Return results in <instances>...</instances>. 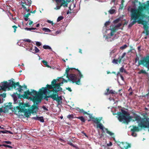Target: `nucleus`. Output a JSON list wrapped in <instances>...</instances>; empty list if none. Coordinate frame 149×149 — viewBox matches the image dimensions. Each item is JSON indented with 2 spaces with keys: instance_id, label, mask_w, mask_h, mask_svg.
<instances>
[{
  "instance_id": "obj_1",
  "label": "nucleus",
  "mask_w": 149,
  "mask_h": 149,
  "mask_svg": "<svg viewBox=\"0 0 149 149\" xmlns=\"http://www.w3.org/2000/svg\"><path fill=\"white\" fill-rule=\"evenodd\" d=\"M147 4H144V6H140L138 9H132L131 10V14L132 15V17L134 18H138V23L143 25V28L144 30L143 33H145L146 36L149 34V26L147 24V22L143 20V19L145 17V15L143 12L144 10L148 9L149 8L148 5V2H147Z\"/></svg>"
},
{
  "instance_id": "obj_2",
  "label": "nucleus",
  "mask_w": 149,
  "mask_h": 149,
  "mask_svg": "<svg viewBox=\"0 0 149 149\" xmlns=\"http://www.w3.org/2000/svg\"><path fill=\"white\" fill-rule=\"evenodd\" d=\"M65 73L69 81H72V83H75L77 85L80 84V79L83 77L78 69L67 68L65 70Z\"/></svg>"
},
{
  "instance_id": "obj_3",
  "label": "nucleus",
  "mask_w": 149,
  "mask_h": 149,
  "mask_svg": "<svg viewBox=\"0 0 149 149\" xmlns=\"http://www.w3.org/2000/svg\"><path fill=\"white\" fill-rule=\"evenodd\" d=\"M30 106L28 103H20L19 106L16 107V109L18 110V112H20L24 113V115L26 117L28 118L31 114L36 113L38 109V106L34 104L31 106V109H26V107H29Z\"/></svg>"
},
{
  "instance_id": "obj_4",
  "label": "nucleus",
  "mask_w": 149,
  "mask_h": 149,
  "mask_svg": "<svg viewBox=\"0 0 149 149\" xmlns=\"http://www.w3.org/2000/svg\"><path fill=\"white\" fill-rule=\"evenodd\" d=\"M10 81L8 83L6 81L3 82V84L1 86L2 90L5 91L7 88H8V90H10L11 89L13 88L16 90H17L19 92H22V91H23L22 89L23 86L19 85V82L15 83L11 80H10Z\"/></svg>"
},
{
  "instance_id": "obj_5",
  "label": "nucleus",
  "mask_w": 149,
  "mask_h": 149,
  "mask_svg": "<svg viewBox=\"0 0 149 149\" xmlns=\"http://www.w3.org/2000/svg\"><path fill=\"white\" fill-rule=\"evenodd\" d=\"M122 112H118L117 114L118 116V119L120 122L123 120L127 124L130 122L133 117L130 116V114L127 111L123 110H121Z\"/></svg>"
},
{
  "instance_id": "obj_6",
  "label": "nucleus",
  "mask_w": 149,
  "mask_h": 149,
  "mask_svg": "<svg viewBox=\"0 0 149 149\" xmlns=\"http://www.w3.org/2000/svg\"><path fill=\"white\" fill-rule=\"evenodd\" d=\"M134 118L135 119L134 121H136L138 122H140L138 124V126L141 128H146L149 127V118H141L139 116L134 114Z\"/></svg>"
},
{
  "instance_id": "obj_7",
  "label": "nucleus",
  "mask_w": 149,
  "mask_h": 149,
  "mask_svg": "<svg viewBox=\"0 0 149 149\" xmlns=\"http://www.w3.org/2000/svg\"><path fill=\"white\" fill-rule=\"evenodd\" d=\"M53 87L51 84L49 85L47 84L45 87H42L40 89V94L41 95L45 94L46 93H47L48 94L50 93L56 94V95H58V93L57 92H55V90L56 89L54 88Z\"/></svg>"
},
{
  "instance_id": "obj_8",
  "label": "nucleus",
  "mask_w": 149,
  "mask_h": 149,
  "mask_svg": "<svg viewBox=\"0 0 149 149\" xmlns=\"http://www.w3.org/2000/svg\"><path fill=\"white\" fill-rule=\"evenodd\" d=\"M47 93H46L45 94H43L44 95L43 98L45 100L47 101L48 100V98H52L54 100L56 101L58 103V104H61L62 102V97L61 96H58V95H56V94H51L50 95H47Z\"/></svg>"
},
{
  "instance_id": "obj_9",
  "label": "nucleus",
  "mask_w": 149,
  "mask_h": 149,
  "mask_svg": "<svg viewBox=\"0 0 149 149\" xmlns=\"http://www.w3.org/2000/svg\"><path fill=\"white\" fill-rule=\"evenodd\" d=\"M56 2V7L54 8L56 10H59L62 6L64 7H68V3L70 2L68 0H52Z\"/></svg>"
},
{
  "instance_id": "obj_10",
  "label": "nucleus",
  "mask_w": 149,
  "mask_h": 149,
  "mask_svg": "<svg viewBox=\"0 0 149 149\" xmlns=\"http://www.w3.org/2000/svg\"><path fill=\"white\" fill-rule=\"evenodd\" d=\"M143 65L149 70V55L144 57L142 60L139 61L138 66Z\"/></svg>"
},
{
  "instance_id": "obj_11",
  "label": "nucleus",
  "mask_w": 149,
  "mask_h": 149,
  "mask_svg": "<svg viewBox=\"0 0 149 149\" xmlns=\"http://www.w3.org/2000/svg\"><path fill=\"white\" fill-rule=\"evenodd\" d=\"M118 145L119 146L121 149H127L131 147V144L126 142H120L118 143Z\"/></svg>"
},
{
  "instance_id": "obj_12",
  "label": "nucleus",
  "mask_w": 149,
  "mask_h": 149,
  "mask_svg": "<svg viewBox=\"0 0 149 149\" xmlns=\"http://www.w3.org/2000/svg\"><path fill=\"white\" fill-rule=\"evenodd\" d=\"M39 93L40 91H39L38 92V96L36 97H35L33 99L32 101L34 103L36 102V104H38V102H40L43 97V94L41 95Z\"/></svg>"
},
{
  "instance_id": "obj_13",
  "label": "nucleus",
  "mask_w": 149,
  "mask_h": 149,
  "mask_svg": "<svg viewBox=\"0 0 149 149\" xmlns=\"http://www.w3.org/2000/svg\"><path fill=\"white\" fill-rule=\"evenodd\" d=\"M24 94L22 95L21 94H18L19 98H21L22 97L24 99H28L30 98V97L28 96V95H31V92H30L29 90L24 91Z\"/></svg>"
},
{
  "instance_id": "obj_14",
  "label": "nucleus",
  "mask_w": 149,
  "mask_h": 149,
  "mask_svg": "<svg viewBox=\"0 0 149 149\" xmlns=\"http://www.w3.org/2000/svg\"><path fill=\"white\" fill-rule=\"evenodd\" d=\"M131 20H133V21L129 25V27H131L133 25L135 24L137 22H138V20L139 19L138 18H134L133 17L132 15L131 14Z\"/></svg>"
},
{
  "instance_id": "obj_15",
  "label": "nucleus",
  "mask_w": 149,
  "mask_h": 149,
  "mask_svg": "<svg viewBox=\"0 0 149 149\" xmlns=\"http://www.w3.org/2000/svg\"><path fill=\"white\" fill-rule=\"evenodd\" d=\"M57 81H58V79H54L51 82V85L53 86L54 87V89H56L58 86H59V84L56 83V82Z\"/></svg>"
},
{
  "instance_id": "obj_16",
  "label": "nucleus",
  "mask_w": 149,
  "mask_h": 149,
  "mask_svg": "<svg viewBox=\"0 0 149 149\" xmlns=\"http://www.w3.org/2000/svg\"><path fill=\"white\" fill-rule=\"evenodd\" d=\"M63 82H62L61 83H57V84H59V86H57V88L56 89V90H55V92H57L58 93V92L61 91V92L62 91V88L61 87V86H62L63 84Z\"/></svg>"
},
{
  "instance_id": "obj_17",
  "label": "nucleus",
  "mask_w": 149,
  "mask_h": 149,
  "mask_svg": "<svg viewBox=\"0 0 149 149\" xmlns=\"http://www.w3.org/2000/svg\"><path fill=\"white\" fill-rule=\"evenodd\" d=\"M132 127V128L131 129V132H139L140 130L139 127L136 126L135 125H133Z\"/></svg>"
},
{
  "instance_id": "obj_18",
  "label": "nucleus",
  "mask_w": 149,
  "mask_h": 149,
  "mask_svg": "<svg viewBox=\"0 0 149 149\" xmlns=\"http://www.w3.org/2000/svg\"><path fill=\"white\" fill-rule=\"evenodd\" d=\"M18 94H18L17 93V92H16V93H14V94L12 95V97L13 98V99L15 102H16L17 100V95L18 96V97H19V95Z\"/></svg>"
},
{
  "instance_id": "obj_19",
  "label": "nucleus",
  "mask_w": 149,
  "mask_h": 149,
  "mask_svg": "<svg viewBox=\"0 0 149 149\" xmlns=\"http://www.w3.org/2000/svg\"><path fill=\"white\" fill-rule=\"evenodd\" d=\"M33 118L35 120H38L42 123L44 122L43 118L42 116L40 117L37 116L36 117H34Z\"/></svg>"
},
{
  "instance_id": "obj_20",
  "label": "nucleus",
  "mask_w": 149,
  "mask_h": 149,
  "mask_svg": "<svg viewBox=\"0 0 149 149\" xmlns=\"http://www.w3.org/2000/svg\"><path fill=\"white\" fill-rule=\"evenodd\" d=\"M31 95L32 96H34L38 94V93L36 91L33 89H31Z\"/></svg>"
},
{
  "instance_id": "obj_21",
  "label": "nucleus",
  "mask_w": 149,
  "mask_h": 149,
  "mask_svg": "<svg viewBox=\"0 0 149 149\" xmlns=\"http://www.w3.org/2000/svg\"><path fill=\"white\" fill-rule=\"evenodd\" d=\"M32 2L31 0H26V1L23 3L25 5L30 6Z\"/></svg>"
},
{
  "instance_id": "obj_22",
  "label": "nucleus",
  "mask_w": 149,
  "mask_h": 149,
  "mask_svg": "<svg viewBox=\"0 0 149 149\" xmlns=\"http://www.w3.org/2000/svg\"><path fill=\"white\" fill-rule=\"evenodd\" d=\"M85 113H86V114L89 116V117L90 119L88 120V122L91 121V120L92 121L93 119H94V118L92 116V114H91L87 112H85Z\"/></svg>"
},
{
  "instance_id": "obj_23",
  "label": "nucleus",
  "mask_w": 149,
  "mask_h": 149,
  "mask_svg": "<svg viewBox=\"0 0 149 149\" xmlns=\"http://www.w3.org/2000/svg\"><path fill=\"white\" fill-rule=\"evenodd\" d=\"M101 120V119H98L97 118H94L92 121H93L94 123L98 124L100 123Z\"/></svg>"
},
{
  "instance_id": "obj_24",
  "label": "nucleus",
  "mask_w": 149,
  "mask_h": 149,
  "mask_svg": "<svg viewBox=\"0 0 149 149\" xmlns=\"http://www.w3.org/2000/svg\"><path fill=\"white\" fill-rule=\"evenodd\" d=\"M112 62L113 63L116 64H118V63H120L121 62H119V58L118 57V59H113L112 61Z\"/></svg>"
},
{
  "instance_id": "obj_25",
  "label": "nucleus",
  "mask_w": 149,
  "mask_h": 149,
  "mask_svg": "<svg viewBox=\"0 0 149 149\" xmlns=\"http://www.w3.org/2000/svg\"><path fill=\"white\" fill-rule=\"evenodd\" d=\"M120 71L121 72H124L125 73L127 74V72L123 66L120 68Z\"/></svg>"
},
{
  "instance_id": "obj_26",
  "label": "nucleus",
  "mask_w": 149,
  "mask_h": 149,
  "mask_svg": "<svg viewBox=\"0 0 149 149\" xmlns=\"http://www.w3.org/2000/svg\"><path fill=\"white\" fill-rule=\"evenodd\" d=\"M97 128H99L100 129L102 130H103L104 127L103 125L101 123H100L97 124Z\"/></svg>"
},
{
  "instance_id": "obj_27",
  "label": "nucleus",
  "mask_w": 149,
  "mask_h": 149,
  "mask_svg": "<svg viewBox=\"0 0 149 149\" xmlns=\"http://www.w3.org/2000/svg\"><path fill=\"white\" fill-rule=\"evenodd\" d=\"M2 133L3 134L5 133H8L13 134V133L11 131L8 130H5V131H0V133Z\"/></svg>"
},
{
  "instance_id": "obj_28",
  "label": "nucleus",
  "mask_w": 149,
  "mask_h": 149,
  "mask_svg": "<svg viewBox=\"0 0 149 149\" xmlns=\"http://www.w3.org/2000/svg\"><path fill=\"white\" fill-rule=\"evenodd\" d=\"M126 53L124 52L123 54V55L121 56H119V62H121L122 59L125 57L126 55Z\"/></svg>"
},
{
  "instance_id": "obj_29",
  "label": "nucleus",
  "mask_w": 149,
  "mask_h": 149,
  "mask_svg": "<svg viewBox=\"0 0 149 149\" xmlns=\"http://www.w3.org/2000/svg\"><path fill=\"white\" fill-rule=\"evenodd\" d=\"M78 118L83 123H85V120L83 116H80L77 118Z\"/></svg>"
},
{
  "instance_id": "obj_30",
  "label": "nucleus",
  "mask_w": 149,
  "mask_h": 149,
  "mask_svg": "<svg viewBox=\"0 0 149 149\" xmlns=\"http://www.w3.org/2000/svg\"><path fill=\"white\" fill-rule=\"evenodd\" d=\"M42 62L46 67L48 68L50 67L48 65L47 62V61L45 60H43L42 61Z\"/></svg>"
},
{
  "instance_id": "obj_31",
  "label": "nucleus",
  "mask_w": 149,
  "mask_h": 149,
  "mask_svg": "<svg viewBox=\"0 0 149 149\" xmlns=\"http://www.w3.org/2000/svg\"><path fill=\"white\" fill-rule=\"evenodd\" d=\"M12 106V105H10L9 106H8V105H7L6 106H5L4 107V109H5V111H8L9 109H11V107Z\"/></svg>"
},
{
  "instance_id": "obj_32",
  "label": "nucleus",
  "mask_w": 149,
  "mask_h": 149,
  "mask_svg": "<svg viewBox=\"0 0 149 149\" xmlns=\"http://www.w3.org/2000/svg\"><path fill=\"white\" fill-rule=\"evenodd\" d=\"M105 130L107 131V133L110 136H112L114 135V133L109 131L107 128H105Z\"/></svg>"
},
{
  "instance_id": "obj_33",
  "label": "nucleus",
  "mask_w": 149,
  "mask_h": 149,
  "mask_svg": "<svg viewBox=\"0 0 149 149\" xmlns=\"http://www.w3.org/2000/svg\"><path fill=\"white\" fill-rule=\"evenodd\" d=\"M33 51H35L34 53H35L38 52L40 51V50L37 47L35 46L34 47V49L33 50Z\"/></svg>"
},
{
  "instance_id": "obj_34",
  "label": "nucleus",
  "mask_w": 149,
  "mask_h": 149,
  "mask_svg": "<svg viewBox=\"0 0 149 149\" xmlns=\"http://www.w3.org/2000/svg\"><path fill=\"white\" fill-rule=\"evenodd\" d=\"M37 29L34 28H28L26 27L25 28V29L27 31H31L33 30H35Z\"/></svg>"
},
{
  "instance_id": "obj_35",
  "label": "nucleus",
  "mask_w": 149,
  "mask_h": 149,
  "mask_svg": "<svg viewBox=\"0 0 149 149\" xmlns=\"http://www.w3.org/2000/svg\"><path fill=\"white\" fill-rule=\"evenodd\" d=\"M64 18L62 16H59L57 18V22H59L63 19Z\"/></svg>"
},
{
  "instance_id": "obj_36",
  "label": "nucleus",
  "mask_w": 149,
  "mask_h": 149,
  "mask_svg": "<svg viewBox=\"0 0 149 149\" xmlns=\"http://www.w3.org/2000/svg\"><path fill=\"white\" fill-rule=\"evenodd\" d=\"M42 30L43 31H45V32H49L51 31V30L49 29L46 28H43Z\"/></svg>"
},
{
  "instance_id": "obj_37",
  "label": "nucleus",
  "mask_w": 149,
  "mask_h": 149,
  "mask_svg": "<svg viewBox=\"0 0 149 149\" xmlns=\"http://www.w3.org/2000/svg\"><path fill=\"white\" fill-rule=\"evenodd\" d=\"M43 47L45 49H52L51 47L48 45H44L43 46Z\"/></svg>"
},
{
  "instance_id": "obj_38",
  "label": "nucleus",
  "mask_w": 149,
  "mask_h": 149,
  "mask_svg": "<svg viewBox=\"0 0 149 149\" xmlns=\"http://www.w3.org/2000/svg\"><path fill=\"white\" fill-rule=\"evenodd\" d=\"M106 90L107 91L105 92L104 94L105 95H108L110 94L109 88H107Z\"/></svg>"
},
{
  "instance_id": "obj_39",
  "label": "nucleus",
  "mask_w": 149,
  "mask_h": 149,
  "mask_svg": "<svg viewBox=\"0 0 149 149\" xmlns=\"http://www.w3.org/2000/svg\"><path fill=\"white\" fill-rule=\"evenodd\" d=\"M67 117L70 120L74 118V116L73 114L69 115L67 116Z\"/></svg>"
},
{
  "instance_id": "obj_40",
  "label": "nucleus",
  "mask_w": 149,
  "mask_h": 149,
  "mask_svg": "<svg viewBox=\"0 0 149 149\" xmlns=\"http://www.w3.org/2000/svg\"><path fill=\"white\" fill-rule=\"evenodd\" d=\"M115 12V10L113 9H111L109 10V12L111 14H113Z\"/></svg>"
},
{
  "instance_id": "obj_41",
  "label": "nucleus",
  "mask_w": 149,
  "mask_h": 149,
  "mask_svg": "<svg viewBox=\"0 0 149 149\" xmlns=\"http://www.w3.org/2000/svg\"><path fill=\"white\" fill-rule=\"evenodd\" d=\"M139 74H146V72L145 70H141L139 72Z\"/></svg>"
},
{
  "instance_id": "obj_42",
  "label": "nucleus",
  "mask_w": 149,
  "mask_h": 149,
  "mask_svg": "<svg viewBox=\"0 0 149 149\" xmlns=\"http://www.w3.org/2000/svg\"><path fill=\"white\" fill-rule=\"evenodd\" d=\"M79 111L80 113H83L84 115L86 114V113H85V112H86L83 109H80Z\"/></svg>"
},
{
  "instance_id": "obj_43",
  "label": "nucleus",
  "mask_w": 149,
  "mask_h": 149,
  "mask_svg": "<svg viewBox=\"0 0 149 149\" xmlns=\"http://www.w3.org/2000/svg\"><path fill=\"white\" fill-rule=\"evenodd\" d=\"M109 93L110 94H117V93L115 91H114L112 90H109Z\"/></svg>"
},
{
  "instance_id": "obj_44",
  "label": "nucleus",
  "mask_w": 149,
  "mask_h": 149,
  "mask_svg": "<svg viewBox=\"0 0 149 149\" xmlns=\"http://www.w3.org/2000/svg\"><path fill=\"white\" fill-rule=\"evenodd\" d=\"M121 0V4L120 5V7L121 8H123V3L125 2L124 0Z\"/></svg>"
},
{
  "instance_id": "obj_45",
  "label": "nucleus",
  "mask_w": 149,
  "mask_h": 149,
  "mask_svg": "<svg viewBox=\"0 0 149 149\" xmlns=\"http://www.w3.org/2000/svg\"><path fill=\"white\" fill-rule=\"evenodd\" d=\"M127 47V46L125 44L123 46L120 47V49H123L126 48Z\"/></svg>"
},
{
  "instance_id": "obj_46",
  "label": "nucleus",
  "mask_w": 149,
  "mask_h": 149,
  "mask_svg": "<svg viewBox=\"0 0 149 149\" xmlns=\"http://www.w3.org/2000/svg\"><path fill=\"white\" fill-rule=\"evenodd\" d=\"M3 146H4L5 147H8L10 148H13V147L11 146L6 144H3Z\"/></svg>"
},
{
  "instance_id": "obj_47",
  "label": "nucleus",
  "mask_w": 149,
  "mask_h": 149,
  "mask_svg": "<svg viewBox=\"0 0 149 149\" xmlns=\"http://www.w3.org/2000/svg\"><path fill=\"white\" fill-rule=\"evenodd\" d=\"M36 45L38 47H39L41 45V44L40 42H36Z\"/></svg>"
},
{
  "instance_id": "obj_48",
  "label": "nucleus",
  "mask_w": 149,
  "mask_h": 149,
  "mask_svg": "<svg viewBox=\"0 0 149 149\" xmlns=\"http://www.w3.org/2000/svg\"><path fill=\"white\" fill-rule=\"evenodd\" d=\"M136 57L135 59V63H136V62L137 61H139V56H138L137 54H136Z\"/></svg>"
},
{
  "instance_id": "obj_49",
  "label": "nucleus",
  "mask_w": 149,
  "mask_h": 149,
  "mask_svg": "<svg viewBox=\"0 0 149 149\" xmlns=\"http://www.w3.org/2000/svg\"><path fill=\"white\" fill-rule=\"evenodd\" d=\"M111 31L114 33L116 31V29L115 27L111 29Z\"/></svg>"
},
{
  "instance_id": "obj_50",
  "label": "nucleus",
  "mask_w": 149,
  "mask_h": 149,
  "mask_svg": "<svg viewBox=\"0 0 149 149\" xmlns=\"http://www.w3.org/2000/svg\"><path fill=\"white\" fill-rule=\"evenodd\" d=\"M67 143L68 145H69L70 146H73L74 147L75 146L73 144V143H72L71 142H68Z\"/></svg>"
},
{
  "instance_id": "obj_51",
  "label": "nucleus",
  "mask_w": 149,
  "mask_h": 149,
  "mask_svg": "<svg viewBox=\"0 0 149 149\" xmlns=\"http://www.w3.org/2000/svg\"><path fill=\"white\" fill-rule=\"evenodd\" d=\"M12 27L14 29V32L15 33L16 31V29L17 28V27L15 25H14L12 26Z\"/></svg>"
},
{
  "instance_id": "obj_52",
  "label": "nucleus",
  "mask_w": 149,
  "mask_h": 149,
  "mask_svg": "<svg viewBox=\"0 0 149 149\" xmlns=\"http://www.w3.org/2000/svg\"><path fill=\"white\" fill-rule=\"evenodd\" d=\"M110 22L109 21H107L105 22L104 25L105 26H107L109 24Z\"/></svg>"
},
{
  "instance_id": "obj_53",
  "label": "nucleus",
  "mask_w": 149,
  "mask_h": 149,
  "mask_svg": "<svg viewBox=\"0 0 149 149\" xmlns=\"http://www.w3.org/2000/svg\"><path fill=\"white\" fill-rule=\"evenodd\" d=\"M3 143H5L8 144H11V142L10 141H5L3 142Z\"/></svg>"
},
{
  "instance_id": "obj_54",
  "label": "nucleus",
  "mask_w": 149,
  "mask_h": 149,
  "mask_svg": "<svg viewBox=\"0 0 149 149\" xmlns=\"http://www.w3.org/2000/svg\"><path fill=\"white\" fill-rule=\"evenodd\" d=\"M23 41L28 42H30L31 41L29 39H24Z\"/></svg>"
},
{
  "instance_id": "obj_55",
  "label": "nucleus",
  "mask_w": 149,
  "mask_h": 149,
  "mask_svg": "<svg viewBox=\"0 0 149 149\" xmlns=\"http://www.w3.org/2000/svg\"><path fill=\"white\" fill-rule=\"evenodd\" d=\"M122 25V24L121 23H119L118 24H117L115 26V27L116 28H118L120 27Z\"/></svg>"
},
{
  "instance_id": "obj_56",
  "label": "nucleus",
  "mask_w": 149,
  "mask_h": 149,
  "mask_svg": "<svg viewBox=\"0 0 149 149\" xmlns=\"http://www.w3.org/2000/svg\"><path fill=\"white\" fill-rule=\"evenodd\" d=\"M132 132V135L134 136V137H136V136H137V134L135 133V132Z\"/></svg>"
},
{
  "instance_id": "obj_57",
  "label": "nucleus",
  "mask_w": 149,
  "mask_h": 149,
  "mask_svg": "<svg viewBox=\"0 0 149 149\" xmlns=\"http://www.w3.org/2000/svg\"><path fill=\"white\" fill-rule=\"evenodd\" d=\"M60 78H62L63 79L62 82H63V83L64 82H65V83H67L68 82V80H65L63 78H62V77H61Z\"/></svg>"
},
{
  "instance_id": "obj_58",
  "label": "nucleus",
  "mask_w": 149,
  "mask_h": 149,
  "mask_svg": "<svg viewBox=\"0 0 149 149\" xmlns=\"http://www.w3.org/2000/svg\"><path fill=\"white\" fill-rule=\"evenodd\" d=\"M1 96L3 97V98H5L6 97V94L5 93H3L2 94H1L0 95Z\"/></svg>"
},
{
  "instance_id": "obj_59",
  "label": "nucleus",
  "mask_w": 149,
  "mask_h": 149,
  "mask_svg": "<svg viewBox=\"0 0 149 149\" xmlns=\"http://www.w3.org/2000/svg\"><path fill=\"white\" fill-rule=\"evenodd\" d=\"M30 15V13H29L27 14H26L24 16L26 17L27 18H28Z\"/></svg>"
},
{
  "instance_id": "obj_60",
  "label": "nucleus",
  "mask_w": 149,
  "mask_h": 149,
  "mask_svg": "<svg viewBox=\"0 0 149 149\" xmlns=\"http://www.w3.org/2000/svg\"><path fill=\"white\" fill-rule=\"evenodd\" d=\"M42 108L44 110H46V111H48V109L44 106L42 107Z\"/></svg>"
},
{
  "instance_id": "obj_61",
  "label": "nucleus",
  "mask_w": 149,
  "mask_h": 149,
  "mask_svg": "<svg viewBox=\"0 0 149 149\" xmlns=\"http://www.w3.org/2000/svg\"><path fill=\"white\" fill-rule=\"evenodd\" d=\"M66 90H68L70 92H71L72 91V90L71 89V88L70 87L66 88Z\"/></svg>"
},
{
  "instance_id": "obj_62",
  "label": "nucleus",
  "mask_w": 149,
  "mask_h": 149,
  "mask_svg": "<svg viewBox=\"0 0 149 149\" xmlns=\"http://www.w3.org/2000/svg\"><path fill=\"white\" fill-rule=\"evenodd\" d=\"M47 22L49 23H51L52 25H53L54 23H53L52 21L48 20L47 21Z\"/></svg>"
},
{
  "instance_id": "obj_63",
  "label": "nucleus",
  "mask_w": 149,
  "mask_h": 149,
  "mask_svg": "<svg viewBox=\"0 0 149 149\" xmlns=\"http://www.w3.org/2000/svg\"><path fill=\"white\" fill-rule=\"evenodd\" d=\"M29 25L31 26L33 23V22L31 20H29Z\"/></svg>"
},
{
  "instance_id": "obj_64",
  "label": "nucleus",
  "mask_w": 149,
  "mask_h": 149,
  "mask_svg": "<svg viewBox=\"0 0 149 149\" xmlns=\"http://www.w3.org/2000/svg\"><path fill=\"white\" fill-rule=\"evenodd\" d=\"M112 145V143L111 142H110L109 143L107 144V145L108 146H111Z\"/></svg>"
}]
</instances>
